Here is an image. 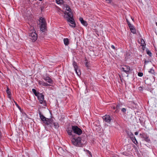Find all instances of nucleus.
Listing matches in <instances>:
<instances>
[{
  "instance_id": "3",
  "label": "nucleus",
  "mask_w": 157,
  "mask_h": 157,
  "mask_svg": "<svg viewBox=\"0 0 157 157\" xmlns=\"http://www.w3.org/2000/svg\"><path fill=\"white\" fill-rule=\"evenodd\" d=\"M33 29V31L30 30L29 33V36L30 39L32 40L33 42L35 41L37 39V34L36 33V31L34 29V28L32 27V29Z\"/></svg>"
},
{
  "instance_id": "49",
  "label": "nucleus",
  "mask_w": 157,
  "mask_h": 157,
  "mask_svg": "<svg viewBox=\"0 0 157 157\" xmlns=\"http://www.w3.org/2000/svg\"><path fill=\"white\" fill-rule=\"evenodd\" d=\"M156 25H157V22L156 23Z\"/></svg>"
},
{
  "instance_id": "40",
  "label": "nucleus",
  "mask_w": 157,
  "mask_h": 157,
  "mask_svg": "<svg viewBox=\"0 0 157 157\" xmlns=\"http://www.w3.org/2000/svg\"><path fill=\"white\" fill-rule=\"evenodd\" d=\"M142 89H143L141 87V86L139 87V90H142Z\"/></svg>"
},
{
  "instance_id": "42",
  "label": "nucleus",
  "mask_w": 157,
  "mask_h": 157,
  "mask_svg": "<svg viewBox=\"0 0 157 157\" xmlns=\"http://www.w3.org/2000/svg\"><path fill=\"white\" fill-rule=\"evenodd\" d=\"M142 48L143 49V50H144V47L142 46Z\"/></svg>"
},
{
  "instance_id": "48",
  "label": "nucleus",
  "mask_w": 157,
  "mask_h": 157,
  "mask_svg": "<svg viewBox=\"0 0 157 157\" xmlns=\"http://www.w3.org/2000/svg\"><path fill=\"white\" fill-rule=\"evenodd\" d=\"M41 10L42 11V8H41Z\"/></svg>"
},
{
  "instance_id": "24",
  "label": "nucleus",
  "mask_w": 157,
  "mask_h": 157,
  "mask_svg": "<svg viewBox=\"0 0 157 157\" xmlns=\"http://www.w3.org/2000/svg\"><path fill=\"white\" fill-rule=\"evenodd\" d=\"M141 45L142 46L144 47L145 46L146 44L143 39H141L140 40Z\"/></svg>"
},
{
  "instance_id": "26",
  "label": "nucleus",
  "mask_w": 157,
  "mask_h": 157,
  "mask_svg": "<svg viewBox=\"0 0 157 157\" xmlns=\"http://www.w3.org/2000/svg\"><path fill=\"white\" fill-rule=\"evenodd\" d=\"M122 105H121L120 104H118L116 106V108L117 109V111L118 110L119 111V110L120 109Z\"/></svg>"
},
{
  "instance_id": "16",
  "label": "nucleus",
  "mask_w": 157,
  "mask_h": 157,
  "mask_svg": "<svg viewBox=\"0 0 157 157\" xmlns=\"http://www.w3.org/2000/svg\"><path fill=\"white\" fill-rule=\"evenodd\" d=\"M64 6V9H65L66 10H67L68 11H71V9L70 8V6L66 4V3H64V4L63 5Z\"/></svg>"
},
{
  "instance_id": "20",
  "label": "nucleus",
  "mask_w": 157,
  "mask_h": 157,
  "mask_svg": "<svg viewBox=\"0 0 157 157\" xmlns=\"http://www.w3.org/2000/svg\"><path fill=\"white\" fill-rule=\"evenodd\" d=\"M6 92L7 94H8V97L10 98L11 97V92H10V90L8 87H7L6 90Z\"/></svg>"
},
{
  "instance_id": "4",
  "label": "nucleus",
  "mask_w": 157,
  "mask_h": 157,
  "mask_svg": "<svg viewBox=\"0 0 157 157\" xmlns=\"http://www.w3.org/2000/svg\"><path fill=\"white\" fill-rule=\"evenodd\" d=\"M37 97L40 104H43L44 105H46V101L44 100V96L43 94L40 93L39 94V95Z\"/></svg>"
},
{
  "instance_id": "27",
  "label": "nucleus",
  "mask_w": 157,
  "mask_h": 157,
  "mask_svg": "<svg viewBox=\"0 0 157 157\" xmlns=\"http://www.w3.org/2000/svg\"><path fill=\"white\" fill-rule=\"evenodd\" d=\"M148 72L152 75H155V72L154 70L152 69H151L148 71Z\"/></svg>"
},
{
  "instance_id": "30",
  "label": "nucleus",
  "mask_w": 157,
  "mask_h": 157,
  "mask_svg": "<svg viewBox=\"0 0 157 157\" xmlns=\"http://www.w3.org/2000/svg\"><path fill=\"white\" fill-rule=\"evenodd\" d=\"M147 53L149 56H152V53L149 50H146Z\"/></svg>"
},
{
  "instance_id": "29",
  "label": "nucleus",
  "mask_w": 157,
  "mask_h": 157,
  "mask_svg": "<svg viewBox=\"0 0 157 157\" xmlns=\"http://www.w3.org/2000/svg\"><path fill=\"white\" fill-rule=\"evenodd\" d=\"M126 132L129 137L131 136H132V135H133L132 133L130 131H126Z\"/></svg>"
},
{
  "instance_id": "2",
  "label": "nucleus",
  "mask_w": 157,
  "mask_h": 157,
  "mask_svg": "<svg viewBox=\"0 0 157 157\" xmlns=\"http://www.w3.org/2000/svg\"><path fill=\"white\" fill-rule=\"evenodd\" d=\"M71 142L74 145L78 147H81L82 145L86 144V140H83L80 137H73L71 140Z\"/></svg>"
},
{
  "instance_id": "6",
  "label": "nucleus",
  "mask_w": 157,
  "mask_h": 157,
  "mask_svg": "<svg viewBox=\"0 0 157 157\" xmlns=\"http://www.w3.org/2000/svg\"><path fill=\"white\" fill-rule=\"evenodd\" d=\"M68 22L70 23L72 25H70V26L73 28H75L76 26V24L73 17L71 18H68L67 19Z\"/></svg>"
},
{
  "instance_id": "18",
  "label": "nucleus",
  "mask_w": 157,
  "mask_h": 157,
  "mask_svg": "<svg viewBox=\"0 0 157 157\" xmlns=\"http://www.w3.org/2000/svg\"><path fill=\"white\" fill-rule=\"evenodd\" d=\"M56 2L57 4L63 5L66 3L63 0H56Z\"/></svg>"
},
{
  "instance_id": "1",
  "label": "nucleus",
  "mask_w": 157,
  "mask_h": 157,
  "mask_svg": "<svg viewBox=\"0 0 157 157\" xmlns=\"http://www.w3.org/2000/svg\"><path fill=\"white\" fill-rule=\"evenodd\" d=\"M66 131L69 135H72V132L78 135H81L82 133V130L78 127L76 125H71L67 128Z\"/></svg>"
},
{
  "instance_id": "37",
  "label": "nucleus",
  "mask_w": 157,
  "mask_h": 157,
  "mask_svg": "<svg viewBox=\"0 0 157 157\" xmlns=\"http://www.w3.org/2000/svg\"><path fill=\"white\" fill-rule=\"evenodd\" d=\"M105 1L108 3H109L111 2V0H105Z\"/></svg>"
},
{
  "instance_id": "45",
  "label": "nucleus",
  "mask_w": 157,
  "mask_h": 157,
  "mask_svg": "<svg viewBox=\"0 0 157 157\" xmlns=\"http://www.w3.org/2000/svg\"><path fill=\"white\" fill-rule=\"evenodd\" d=\"M132 105H135V104L133 102H132Z\"/></svg>"
},
{
  "instance_id": "23",
  "label": "nucleus",
  "mask_w": 157,
  "mask_h": 157,
  "mask_svg": "<svg viewBox=\"0 0 157 157\" xmlns=\"http://www.w3.org/2000/svg\"><path fill=\"white\" fill-rule=\"evenodd\" d=\"M64 44L66 45H67L69 44V40L68 38H64L63 39Z\"/></svg>"
},
{
  "instance_id": "14",
  "label": "nucleus",
  "mask_w": 157,
  "mask_h": 157,
  "mask_svg": "<svg viewBox=\"0 0 157 157\" xmlns=\"http://www.w3.org/2000/svg\"><path fill=\"white\" fill-rule=\"evenodd\" d=\"M46 23L41 24L40 26V29L41 31H42V32H44V30L46 29Z\"/></svg>"
},
{
  "instance_id": "22",
  "label": "nucleus",
  "mask_w": 157,
  "mask_h": 157,
  "mask_svg": "<svg viewBox=\"0 0 157 157\" xmlns=\"http://www.w3.org/2000/svg\"><path fill=\"white\" fill-rule=\"evenodd\" d=\"M32 90V92L36 96H38L39 95V94H40L39 92H37L36 90L34 89H33Z\"/></svg>"
},
{
  "instance_id": "43",
  "label": "nucleus",
  "mask_w": 157,
  "mask_h": 157,
  "mask_svg": "<svg viewBox=\"0 0 157 157\" xmlns=\"http://www.w3.org/2000/svg\"><path fill=\"white\" fill-rule=\"evenodd\" d=\"M113 109H116V107H113Z\"/></svg>"
},
{
  "instance_id": "31",
  "label": "nucleus",
  "mask_w": 157,
  "mask_h": 157,
  "mask_svg": "<svg viewBox=\"0 0 157 157\" xmlns=\"http://www.w3.org/2000/svg\"><path fill=\"white\" fill-rule=\"evenodd\" d=\"M126 109L124 108H123L121 109V111L124 114H126Z\"/></svg>"
},
{
  "instance_id": "33",
  "label": "nucleus",
  "mask_w": 157,
  "mask_h": 157,
  "mask_svg": "<svg viewBox=\"0 0 157 157\" xmlns=\"http://www.w3.org/2000/svg\"><path fill=\"white\" fill-rule=\"evenodd\" d=\"M138 75L140 77H142L143 75V74L142 72H139Z\"/></svg>"
},
{
  "instance_id": "34",
  "label": "nucleus",
  "mask_w": 157,
  "mask_h": 157,
  "mask_svg": "<svg viewBox=\"0 0 157 157\" xmlns=\"http://www.w3.org/2000/svg\"><path fill=\"white\" fill-rule=\"evenodd\" d=\"M151 62V61H150V60L147 61V60H145L144 61V66H145V65L147 64L149 62Z\"/></svg>"
},
{
  "instance_id": "36",
  "label": "nucleus",
  "mask_w": 157,
  "mask_h": 157,
  "mask_svg": "<svg viewBox=\"0 0 157 157\" xmlns=\"http://www.w3.org/2000/svg\"><path fill=\"white\" fill-rule=\"evenodd\" d=\"M129 137L131 139H132L133 138H135V137L133 134L132 135V136H130Z\"/></svg>"
},
{
  "instance_id": "17",
  "label": "nucleus",
  "mask_w": 157,
  "mask_h": 157,
  "mask_svg": "<svg viewBox=\"0 0 157 157\" xmlns=\"http://www.w3.org/2000/svg\"><path fill=\"white\" fill-rule=\"evenodd\" d=\"M65 13L67 14V15L68 17H67V19L68 18H71L73 17V15L72 14V12L71 10L70 11H69L68 12H66Z\"/></svg>"
},
{
  "instance_id": "9",
  "label": "nucleus",
  "mask_w": 157,
  "mask_h": 157,
  "mask_svg": "<svg viewBox=\"0 0 157 157\" xmlns=\"http://www.w3.org/2000/svg\"><path fill=\"white\" fill-rule=\"evenodd\" d=\"M122 70L126 73H129L130 67L128 66H124L121 68Z\"/></svg>"
},
{
  "instance_id": "11",
  "label": "nucleus",
  "mask_w": 157,
  "mask_h": 157,
  "mask_svg": "<svg viewBox=\"0 0 157 157\" xmlns=\"http://www.w3.org/2000/svg\"><path fill=\"white\" fill-rule=\"evenodd\" d=\"M73 65L74 68L75 70L76 73L77 75H78L79 74L78 72V66L77 65V63H76L75 61H74L73 62Z\"/></svg>"
},
{
  "instance_id": "7",
  "label": "nucleus",
  "mask_w": 157,
  "mask_h": 157,
  "mask_svg": "<svg viewBox=\"0 0 157 157\" xmlns=\"http://www.w3.org/2000/svg\"><path fill=\"white\" fill-rule=\"evenodd\" d=\"M53 120L51 119L47 118L43 122L45 125H48L52 124L53 122Z\"/></svg>"
},
{
  "instance_id": "47",
  "label": "nucleus",
  "mask_w": 157,
  "mask_h": 157,
  "mask_svg": "<svg viewBox=\"0 0 157 157\" xmlns=\"http://www.w3.org/2000/svg\"><path fill=\"white\" fill-rule=\"evenodd\" d=\"M131 18H132V20L133 21V18H132V17H131Z\"/></svg>"
},
{
  "instance_id": "12",
  "label": "nucleus",
  "mask_w": 157,
  "mask_h": 157,
  "mask_svg": "<svg viewBox=\"0 0 157 157\" xmlns=\"http://www.w3.org/2000/svg\"><path fill=\"white\" fill-rule=\"evenodd\" d=\"M38 83L39 84L41 85L42 86H50L51 85L49 84H48L47 82H44L43 81H38Z\"/></svg>"
},
{
  "instance_id": "39",
  "label": "nucleus",
  "mask_w": 157,
  "mask_h": 157,
  "mask_svg": "<svg viewBox=\"0 0 157 157\" xmlns=\"http://www.w3.org/2000/svg\"><path fill=\"white\" fill-rule=\"evenodd\" d=\"M111 47L113 49H115V48L113 45H112Z\"/></svg>"
},
{
  "instance_id": "21",
  "label": "nucleus",
  "mask_w": 157,
  "mask_h": 157,
  "mask_svg": "<svg viewBox=\"0 0 157 157\" xmlns=\"http://www.w3.org/2000/svg\"><path fill=\"white\" fill-rule=\"evenodd\" d=\"M40 21L41 24L46 23L45 20L44 18L41 17L40 18Z\"/></svg>"
},
{
  "instance_id": "50",
  "label": "nucleus",
  "mask_w": 157,
  "mask_h": 157,
  "mask_svg": "<svg viewBox=\"0 0 157 157\" xmlns=\"http://www.w3.org/2000/svg\"><path fill=\"white\" fill-rule=\"evenodd\" d=\"M39 0V1H42V0Z\"/></svg>"
},
{
  "instance_id": "32",
  "label": "nucleus",
  "mask_w": 157,
  "mask_h": 157,
  "mask_svg": "<svg viewBox=\"0 0 157 157\" xmlns=\"http://www.w3.org/2000/svg\"><path fill=\"white\" fill-rule=\"evenodd\" d=\"M132 142L136 145H137V144H138L136 138L134 139V140H133Z\"/></svg>"
},
{
  "instance_id": "38",
  "label": "nucleus",
  "mask_w": 157,
  "mask_h": 157,
  "mask_svg": "<svg viewBox=\"0 0 157 157\" xmlns=\"http://www.w3.org/2000/svg\"><path fill=\"white\" fill-rule=\"evenodd\" d=\"M88 63H88V62H86L85 63V64L86 66V67H89V66H88Z\"/></svg>"
},
{
  "instance_id": "13",
  "label": "nucleus",
  "mask_w": 157,
  "mask_h": 157,
  "mask_svg": "<svg viewBox=\"0 0 157 157\" xmlns=\"http://www.w3.org/2000/svg\"><path fill=\"white\" fill-rule=\"evenodd\" d=\"M39 114L40 116V118L42 121L43 122H44V121H45L46 119H47V118L45 117L41 113L40 111H39Z\"/></svg>"
},
{
  "instance_id": "10",
  "label": "nucleus",
  "mask_w": 157,
  "mask_h": 157,
  "mask_svg": "<svg viewBox=\"0 0 157 157\" xmlns=\"http://www.w3.org/2000/svg\"><path fill=\"white\" fill-rule=\"evenodd\" d=\"M43 79L50 84H52L53 83V81L48 76L44 77L43 78Z\"/></svg>"
},
{
  "instance_id": "46",
  "label": "nucleus",
  "mask_w": 157,
  "mask_h": 157,
  "mask_svg": "<svg viewBox=\"0 0 157 157\" xmlns=\"http://www.w3.org/2000/svg\"><path fill=\"white\" fill-rule=\"evenodd\" d=\"M156 57H157V53H156Z\"/></svg>"
},
{
  "instance_id": "25",
  "label": "nucleus",
  "mask_w": 157,
  "mask_h": 157,
  "mask_svg": "<svg viewBox=\"0 0 157 157\" xmlns=\"http://www.w3.org/2000/svg\"><path fill=\"white\" fill-rule=\"evenodd\" d=\"M52 123L55 128H57L59 127V124L55 122H53Z\"/></svg>"
},
{
  "instance_id": "19",
  "label": "nucleus",
  "mask_w": 157,
  "mask_h": 157,
  "mask_svg": "<svg viewBox=\"0 0 157 157\" xmlns=\"http://www.w3.org/2000/svg\"><path fill=\"white\" fill-rule=\"evenodd\" d=\"M130 25V26L129 27V28L131 32L133 33H135L136 32V31L134 26L132 25L131 26L130 25Z\"/></svg>"
},
{
  "instance_id": "5",
  "label": "nucleus",
  "mask_w": 157,
  "mask_h": 157,
  "mask_svg": "<svg viewBox=\"0 0 157 157\" xmlns=\"http://www.w3.org/2000/svg\"><path fill=\"white\" fill-rule=\"evenodd\" d=\"M140 135L144 139V140L147 142H149L150 141V139L149 138V136H147V134L145 133H140Z\"/></svg>"
},
{
  "instance_id": "44",
  "label": "nucleus",
  "mask_w": 157,
  "mask_h": 157,
  "mask_svg": "<svg viewBox=\"0 0 157 157\" xmlns=\"http://www.w3.org/2000/svg\"><path fill=\"white\" fill-rule=\"evenodd\" d=\"M134 138H133V139H131V140H132V141H133V140H134Z\"/></svg>"
},
{
  "instance_id": "15",
  "label": "nucleus",
  "mask_w": 157,
  "mask_h": 157,
  "mask_svg": "<svg viewBox=\"0 0 157 157\" xmlns=\"http://www.w3.org/2000/svg\"><path fill=\"white\" fill-rule=\"evenodd\" d=\"M79 20L81 23L84 26H86L88 25V24L87 22L86 21L84 20L82 17H80L79 18Z\"/></svg>"
},
{
  "instance_id": "41",
  "label": "nucleus",
  "mask_w": 157,
  "mask_h": 157,
  "mask_svg": "<svg viewBox=\"0 0 157 157\" xmlns=\"http://www.w3.org/2000/svg\"><path fill=\"white\" fill-rule=\"evenodd\" d=\"M138 134V132H135V134L136 135H137Z\"/></svg>"
},
{
  "instance_id": "35",
  "label": "nucleus",
  "mask_w": 157,
  "mask_h": 157,
  "mask_svg": "<svg viewBox=\"0 0 157 157\" xmlns=\"http://www.w3.org/2000/svg\"><path fill=\"white\" fill-rule=\"evenodd\" d=\"M126 21L128 24V26L129 27L130 26V25H130L131 26L132 25H131V23H130V22L128 20V19H126Z\"/></svg>"
},
{
  "instance_id": "28",
  "label": "nucleus",
  "mask_w": 157,
  "mask_h": 157,
  "mask_svg": "<svg viewBox=\"0 0 157 157\" xmlns=\"http://www.w3.org/2000/svg\"><path fill=\"white\" fill-rule=\"evenodd\" d=\"M84 150L85 151H86L88 154H89V157H92L91 152L90 151H89L88 150H87L86 149V150L84 149Z\"/></svg>"
},
{
  "instance_id": "8",
  "label": "nucleus",
  "mask_w": 157,
  "mask_h": 157,
  "mask_svg": "<svg viewBox=\"0 0 157 157\" xmlns=\"http://www.w3.org/2000/svg\"><path fill=\"white\" fill-rule=\"evenodd\" d=\"M103 120L106 122L109 123L110 122L111 119L110 116L109 115H106L103 117Z\"/></svg>"
}]
</instances>
